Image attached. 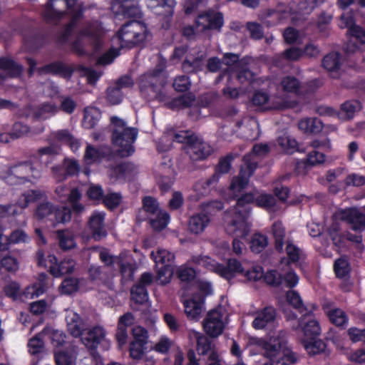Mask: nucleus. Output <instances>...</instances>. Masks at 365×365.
Returning <instances> with one entry per match:
<instances>
[{
	"label": "nucleus",
	"mask_w": 365,
	"mask_h": 365,
	"mask_svg": "<svg viewBox=\"0 0 365 365\" xmlns=\"http://www.w3.org/2000/svg\"><path fill=\"white\" fill-rule=\"evenodd\" d=\"M276 319L275 309L272 307H267L256 314L252 322V327L255 329H262L272 326Z\"/></svg>",
	"instance_id": "nucleus-23"
},
{
	"label": "nucleus",
	"mask_w": 365,
	"mask_h": 365,
	"mask_svg": "<svg viewBox=\"0 0 365 365\" xmlns=\"http://www.w3.org/2000/svg\"><path fill=\"white\" fill-rule=\"evenodd\" d=\"M202 299H198L194 295L192 299L185 300L184 302L185 312L187 317L192 320H197L203 309Z\"/></svg>",
	"instance_id": "nucleus-30"
},
{
	"label": "nucleus",
	"mask_w": 365,
	"mask_h": 365,
	"mask_svg": "<svg viewBox=\"0 0 365 365\" xmlns=\"http://www.w3.org/2000/svg\"><path fill=\"white\" fill-rule=\"evenodd\" d=\"M277 142L280 147L289 153H293L297 147V142L289 135L280 136Z\"/></svg>",
	"instance_id": "nucleus-57"
},
{
	"label": "nucleus",
	"mask_w": 365,
	"mask_h": 365,
	"mask_svg": "<svg viewBox=\"0 0 365 365\" xmlns=\"http://www.w3.org/2000/svg\"><path fill=\"white\" fill-rule=\"evenodd\" d=\"M252 101L255 106H266L268 109H285L293 106V103L284 97L274 96L269 98L266 92L261 91L255 93Z\"/></svg>",
	"instance_id": "nucleus-14"
},
{
	"label": "nucleus",
	"mask_w": 365,
	"mask_h": 365,
	"mask_svg": "<svg viewBox=\"0 0 365 365\" xmlns=\"http://www.w3.org/2000/svg\"><path fill=\"white\" fill-rule=\"evenodd\" d=\"M89 350V355L80 359L76 365H103V358L97 351L99 344H84Z\"/></svg>",
	"instance_id": "nucleus-33"
},
{
	"label": "nucleus",
	"mask_w": 365,
	"mask_h": 365,
	"mask_svg": "<svg viewBox=\"0 0 365 365\" xmlns=\"http://www.w3.org/2000/svg\"><path fill=\"white\" fill-rule=\"evenodd\" d=\"M287 302L294 309H297L303 316L309 317V312H306L307 309L303 304L299 294L295 291H289L286 294Z\"/></svg>",
	"instance_id": "nucleus-45"
},
{
	"label": "nucleus",
	"mask_w": 365,
	"mask_h": 365,
	"mask_svg": "<svg viewBox=\"0 0 365 365\" xmlns=\"http://www.w3.org/2000/svg\"><path fill=\"white\" fill-rule=\"evenodd\" d=\"M299 128L306 133H317L322 129V121L317 118L302 119L298 123Z\"/></svg>",
	"instance_id": "nucleus-36"
},
{
	"label": "nucleus",
	"mask_w": 365,
	"mask_h": 365,
	"mask_svg": "<svg viewBox=\"0 0 365 365\" xmlns=\"http://www.w3.org/2000/svg\"><path fill=\"white\" fill-rule=\"evenodd\" d=\"M262 346L264 356L272 362L291 365L297 361L296 354L289 349H284L287 344H257Z\"/></svg>",
	"instance_id": "nucleus-9"
},
{
	"label": "nucleus",
	"mask_w": 365,
	"mask_h": 365,
	"mask_svg": "<svg viewBox=\"0 0 365 365\" xmlns=\"http://www.w3.org/2000/svg\"><path fill=\"white\" fill-rule=\"evenodd\" d=\"M106 31L101 24L96 21L87 24L79 33L73 43V50L79 55L89 53L88 46L92 48V53L98 52L104 43Z\"/></svg>",
	"instance_id": "nucleus-5"
},
{
	"label": "nucleus",
	"mask_w": 365,
	"mask_h": 365,
	"mask_svg": "<svg viewBox=\"0 0 365 365\" xmlns=\"http://www.w3.org/2000/svg\"><path fill=\"white\" fill-rule=\"evenodd\" d=\"M101 117L100 110L96 107H88L84 110L83 125L87 129L93 128Z\"/></svg>",
	"instance_id": "nucleus-38"
},
{
	"label": "nucleus",
	"mask_w": 365,
	"mask_h": 365,
	"mask_svg": "<svg viewBox=\"0 0 365 365\" xmlns=\"http://www.w3.org/2000/svg\"><path fill=\"white\" fill-rule=\"evenodd\" d=\"M354 22L353 13L351 11L341 16L339 26L341 29L347 28V34L350 36V39L344 47V51L348 54L354 53L360 49L358 43L361 46L365 44V30L356 25Z\"/></svg>",
	"instance_id": "nucleus-8"
},
{
	"label": "nucleus",
	"mask_w": 365,
	"mask_h": 365,
	"mask_svg": "<svg viewBox=\"0 0 365 365\" xmlns=\"http://www.w3.org/2000/svg\"><path fill=\"white\" fill-rule=\"evenodd\" d=\"M335 217L346 221L355 231H361L365 229V215L356 208L341 210L336 212Z\"/></svg>",
	"instance_id": "nucleus-16"
},
{
	"label": "nucleus",
	"mask_w": 365,
	"mask_h": 365,
	"mask_svg": "<svg viewBox=\"0 0 365 365\" xmlns=\"http://www.w3.org/2000/svg\"><path fill=\"white\" fill-rule=\"evenodd\" d=\"M58 110V107L52 103H47L41 105L35 111V116L39 119H47Z\"/></svg>",
	"instance_id": "nucleus-48"
},
{
	"label": "nucleus",
	"mask_w": 365,
	"mask_h": 365,
	"mask_svg": "<svg viewBox=\"0 0 365 365\" xmlns=\"http://www.w3.org/2000/svg\"><path fill=\"white\" fill-rule=\"evenodd\" d=\"M192 260L195 264L203 267L227 280L231 279L237 274H242L250 281H257L263 277V270L261 267L255 266L250 269L236 259H230L226 266L217 263L207 256L194 257Z\"/></svg>",
	"instance_id": "nucleus-2"
},
{
	"label": "nucleus",
	"mask_w": 365,
	"mask_h": 365,
	"mask_svg": "<svg viewBox=\"0 0 365 365\" xmlns=\"http://www.w3.org/2000/svg\"><path fill=\"white\" fill-rule=\"evenodd\" d=\"M10 244L26 243L30 241L29 236L22 230L13 231L9 236Z\"/></svg>",
	"instance_id": "nucleus-64"
},
{
	"label": "nucleus",
	"mask_w": 365,
	"mask_h": 365,
	"mask_svg": "<svg viewBox=\"0 0 365 365\" xmlns=\"http://www.w3.org/2000/svg\"><path fill=\"white\" fill-rule=\"evenodd\" d=\"M269 153V147L266 144H257L252 148L250 153L243 158L244 165L240 174L232 180L229 191L233 197H236L248 184L249 178L257 168V158H262Z\"/></svg>",
	"instance_id": "nucleus-4"
},
{
	"label": "nucleus",
	"mask_w": 365,
	"mask_h": 365,
	"mask_svg": "<svg viewBox=\"0 0 365 365\" xmlns=\"http://www.w3.org/2000/svg\"><path fill=\"white\" fill-rule=\"evenodd\" d=\"M304 335L310 339H314L321 332V328L319 322L314 319H310L303 327Z\"/></svg>",
	"instance_id": "nucleus-56"
},
{
	"label": "nucleus",
	"mask_w": 365,
	"mask_h": 365,
	"mask_svg": "<svg viewBox=\"0 0 365 365\" xmlns=\"http://www.w3.org/2000/svg\"><path fill=\"white\" fill-rule=\"evenodd\" d=\"M268 245V240L265 235L259 233H255L252 237L250 241V249L253 252L259 253L262 252Z\"/></svg>",
	"instance_id": "nucleus-50"
},
{
	"label": "nucleus",
	"mask_w": 365,
	"mask_h": 365,
	"mask_svg": "<svg viewBox=\"0 0 365 365\" xmlns=\"http://www.w3.org/2000/svg\"><path fill=\"white\" fill-rule=\"evenodd\" d=\"M330 321L337 327H343L348 323V317L346 313L340 309H333L328 313Z\"/></svg>",
	"instance_id": "nucleus-52"
},
{
	"label": "nucleus",
	"mask_w": 365,
	"mask_h": 365,
	"mask_svg": "<svg viewBox=\"0 0 365 365\" xmlns=\"http://www.w3.org/2000/svg\"><path fill=\"white\" fill-rule=\"evenodd\" d=\"M23 71V66L15 62L11 58H0V80L6 78L7 76L18 77Z\"/></svg>",
	"instance_id": "nucleus-24"
},
{
	"label": "nucleus",
	"mask_w": 365,
	"mask_h": 365,
	"mask_svg": "<svg viewBox=\"0 0 365 365\" xmlns=\"http://www.w3.org/2000/svg\"><path fill=\"white\" fill-rule=\"evenodd\" d=\"M66 335L61 330H55L51 327H46L42 331L36 334L30 342H65Z\"/></svg>",
	"instance_id": "nucleus-26"
},
{
	"label": "nucleus",
	"mask_w": 365,
	"mask_h": 365,
	"mask_svg": "<svg viewBox=\"0 0 365 365\" xmlns=\"http://www.w3.org/2000/svg\"><path fill=\"white\" fill-rule=\"evenodd\" d=\"M255 200L257 205L265 208H271L275 204V198L269 194L261 193L254 197L252 193H247L237 199L235 207L225 214L226 231L236 237L244 238L250 232V224L247 218L250 214L249 204Z\"/></svg>",
	"instance_id": "nucleus-1"
},
{
	"label": "nucleus",
	"mask_w": 365,
	"mask_h": 365,
	"mask_svg": "<svg viewBox=\"0 0 365 365\" xmlns=\"http://www.w3.org/2000/svg\"><path fill=\"white\" fill-rule=\"evenodd\" d=\"M37 72L39 75L52 73L59 74L64 77H70L71 76V71L63 63L58 62L38 68Z\"/></svg>",
	"instance_id": "nucleus-34"
},
{
	"label": "nucleus",
	"mask_w": 365,
	"mask_h": 365,
	"mask_svg": "<svg viewBox=\"0 0 365 365\" xmlns=\"http://www.w3.org/2000/svg\"><path fill=\"white\" fill-rule=\"evenodd\" d=\"M365 184V177L364 175L351 173L346 178L344 182L340 185L341 187L345 186H355L360 187Z\"/></svg>",
	"instance_id": "nucleus-62"
},
{
	"label": "nucleus",
	"mask_w": 365,
	"mask_h": 365,
	"mask_svg": "<svg viewBox=\"0 0 365 365\" xmlns=\"http://www.w3.org/2000/svg\"><path fill=\"white\" fill-rule=\"evenodd\" d=\"M106 153L107 151L103 148H98L88 145L84 155V160L87 164H91L101 160Z\"/></svg>",
	"instance_id": "nucleus-43"
},
{
	"label": "nucleus",
	"mask_w": 365,
	"mask_h": 365,
	"mask_svg": "<svg viewBox=\"0 0 365 365\" xmlns=\"http://www.w3.org/2000/svg\"><path fill=\"white\" fill-rule=\"evenodd\" d=\"M38 255V264L48 267L51 274L54 277H58L64 274H68L73 271L76 263L71 258H66L59 264L57 263L56 257L53 255H48V259L44 260L43 255Z\"/></svg>",
	"instance_id": "nucleus-13"
},
{
	"label": "nucleus",
	"mask_w": 365,
	"mask_h": 365,
	"mask_svg": "<svg viewBox=\"0 0 365 365\" xmlns=\"http://www.w3.org/2000/svg\"><path fill=\"white\" fill-rule=\"evenodd\" d=\"M223 24L221 13L210 11L199 15L195 21L197 32H203L207 29H220Z\"/></svg>",
	"instance_id": "nucleus-17"
},
{
	"label": "nucleus",
	"mask_w": 365,
	"mask_h": 365,
	"mask_svg": "<svg viewBox=\"0 0 365 365\" xmlns=\"http://www.w3.org/2000/svg\"><path fill=\"white\" fill-rule=\"evenodd\" d=\"M78 71L81 75L87 78L88 82L91 84L95 83L102 74L101 72L83 66H79Z\"/></svg>",
	"instance_id": "nucleus-63"
},
{
	"label": "nucleus",
	"mask_w": 365,
	"mask_h": 365,
	"mask_svg": "<svg viewBox=\"0 0 365 365\" xmlns=\"http://www.w3.org/2000/svg\"><path fill=\"white\" fill-rule=\"evenodd\" d=\"M139 0H113L112 11L116 15L125 17H140L141 10L138 6Z\"/></svg>",
	"instance_id": "nucleus-18"
},
{
	"label": "nucleus",
	"mask_w": 365,
	"mask_h": 365,
	"mask_svg": "<svg viewBox=\"0 0 365 365\" xmlns=\"http://www.w3.org/2000/svg\"><path fill=\"white\" fill-rule=\"evenodd\" d=\"M334 271L338 277H346L350 271L348 261L344 257L336 259L334 263Z\"/></svg>",
	"instance_id": "nucleus-60"
},
{
	"label": "nucleus",
	"mask_w": 365,
	"mask_h": 365,
	"mask_svg": "<svg viewBox=\"0 0 365 365\" xmlns=\"http://www.w3.org/2000/svg\"><path fill=\"white\" fill-rule=\"evenodd\" d=\"M104 219L105 213L103 212H95L89 218V229L96 240H100L107 235L104 226Z\"/></svg>",
	"instance_id": "nucleus-22"
},
{
	"label": "nucleus",
	"mask_w": 365,
	"mask_h": 365,
	"mask_svg": "<svg viewBox=\"0 0 365 365\" xmlns=\"http://www.w3.org/2000/svg\"><path fill=\"white\" fill-rule=\"evenodd\" d=\"M240 83H252L255 79L254 73L247 67L246 63H238L237 69L235 72Z\"/></svg>",
	"instance_id": "nucleus-46"
},
{
	"label": "nucleus",
	"mask_w": 365,
	"mask_h": 365,
	"mask_svg": "<svg viewBox=\"0 0 365 365\" xmlns=\"http://www.w3.org/2000/svg\"><path fill=\"white\" fill-rule=\"evenodd\" d=\"M279 88L284 94L277 96L284 97L289 101L287 94L299 95L301 91V83L294 76H287L281 79Z\"/></svg>",
	"instance_id": "nucleus-28"
},
{
	"label": "nucleus",
	"mask_w": 365,
	"mask_h": 365,
	"mask_svg": "<svg viewBox=\"0 0 365 365\" xmlns=\"http://www.w3.org/2000/svg\"><path fill=\"white\" fill-rule=\"evenodd\" d=\"M131 297L136 303H143L148 298V293L145 287L143 285H135L131 289Z\"/></svg>",
	"instance_id": "nucleus-59"
},
{
	"label": "nucleus",
	"mask_w": 365,
	"mask_h": 365,
	"mask_svg": "<svg viewBox=\"0 0 365 365\" xmlns=\"http://www.w3.org/2000/svg\"><path fill=\"white\" fill-rule=\"evenodd\" d=\"M185 150L190 158L193 160L205 159L212 152L210 145L195 135L187 139Z\"/></svg>",
	"instance_id": "nucleus-15"
},
{
	"label": "nucleus",
	"mask_w": 365,
	"mask_h": 365,
	"mask_svg": "<svg viewBox=\"0 0 365 365\" xmlns=\"http://www.w3.org/2000/svg\"><path fill=\"white\" fill-rule=\"evenodd\" d=\"M195 96L191 94H187L174 98L170 103V107L173 109H180L191 106L195 102Z\"/></svg>",
	"instance_id": "nucleus-51"
},
{
	"label": "nucleus",
	"mask_w": 365,
	"mask_h": 365,
	"mask_svg": "<svg viewBox=\"0 0 365 365\" xmlns=\"http://www.w3.org/2000/svg\"><path fill=\"white\" fill-rule=\"evenodd\" d=\"M224 64L227 66L224 70L225 73H227L229 74V77L230 76V73L235 72L237 69L238 63H245L244 61H239V56L234 53H225L223 58Z\"/></svg>",
	"instance_id": "nucleus-49"
},
{
	"label": "nucleus",
	"mask_w": 365,
	"mask_h": 365,
	"mask_svg": "<svg viewBox=\"0 0 365 365\" xmlns=\"http://www.w3.org/2000/svg\"><path fill=\"white\" fill-rule=\"evenodd\" d=\"M143 209L150 216L158 214L162 210L159 207L158 201L150 196L145 197L143 200Z\"/></svg>",
	"instance_id": "nucleus-58"
},
{
	"label": "nucleus",
	"mask_w": 365,
	"mask_h": 365,
	"mask_svg": "<svg viewBox=\"0 0 365 365\" xmlns=\"http://www.w3.org/2000/svg\"><path fill=\"white\" fill-rule=\"evenodd\" d=\"M272 234L275 240V248L281 252L283 249V240L285 235L284 228L281 222H277L273 224Z\"/></svg>",
	"instance_id": "nucleus-53"
},
{
	"label": "nucleus",
	"mask_w": 365,
	"mask_h": 365,
	"mask_svg": "<svg viewBox=\"0 0 365 365\" xmlns=\"http://www.w3.org/2000/svg\"><path fill=\"white\" fill-rule=\"evenodd\" d=\"M218 180V174L214 173L209 179L197 182L195 186V191L201 196L207 195L210 193L211 188L216 185Z\"/></svg>",
	"instance_id": "nucleus-41"
},
{
	"label": "nucleus",
	"mask_w": 365,
	"mask_h": 365,
	"mask_svg": "<svg viewBox=\"0 0 365 365\" xmlns=\"http://www.w3.org/2000/svg\"><path fill=\"white\" fill-rule=\"evenodd\" d=\"M156 280L160 284L170 282L173 274V269L170 264L162 265L160 267L156 266Z\"/></svg>",
	"instance_id": "nucleus-47"
},
{
	"label": "nucleus",
	"mask_w": 365,
	"mask_h": 365,
	"mask_svg": "<svg viewBox=\"0 0 365 365\" xmlns=\"http://www.w3.org/2000/svg\"><path fill=\"white\" fill-rule=\"evenodd\" d=\"M149 36V32L144 23L131 21L124 24L118 33L115 39L121 47H130L143 43Z\"/></svg>",
	"instance_id": "nucleus-7"
},
{
	"label": "nucleus",
	"mask_w": 365,
	"mask_h": 365,
	"mask_svg": "<svg viewBox=\"0 0 365 365\" xmlns=\"http://www.w3.org/2000/svg\"><path fill=\"white\" fill-rule=\"evenodd\" d=\"M227 313L221 306L210 310L204 319L205 332L211 337L220 335L227 323Z\"/></svg>",
	"instance_id": "nucleus-10"
},
{
	"label": "nucleus",
	"mask_w": 365,
	"mask_h": 365,
	"mask_svg": "<svg viewBox=\"0 0 365 365\" xmlns=\"http://www.w3.org/2000/svg\"><path fill=\"white\" fill-rule=\"evenodd\" d=\"M323 67L332 78H339L343 72V58L339 53L331 52L322 59Z\"/></svg>",
	"instance_id": "nucleus-19"
},
{
	"label": "nucleus",
	"mask_w": 365,
	"mask_h": 365,
	"mask_svg": "<svg viewBox=\"0 0 365 365\" xmlns=\"http://www.w3.org/2000/svg\"><path fill=\"white\" fill-rule=\"evenodd\" d=\"M210 219L207 214L197 213L190 217L188 222V230L190 232L198 235L204 232L210 224Z\"/></svg>",
	"instance_id": "nucleus-29"
},
{
	"label": "nucleus",
	"mask_w": 365,
	"mask_h": 365,
	"mask_svg": "<svg viewBox=\"0 0 365 365\" xmlns=\"http://www.w3.org/2000/svg\"><path fill=\"white\" fill-rule=\"evenodd\" d=\"M59 246L63 250H70L75 247L73 235L68 231L59 230L57 232Z\"/></svg>",
	"instance_id": "nucleus-55"
},
{
	"label": "nucleus",
	"mask_w": 365,
	"mask_h": 365,
	"mask_svg": "<svg viewBox=\"0 0 365 365\" xmlns=\"http://www.w3.org/2000/svg\"><path fill=\"white\" fill-rule=\"evenodd\" d=\"M46 274H41L39 275V282L31 287H27L26 289L24 292L26 297L32 299L35 297H38L39 295L42 294L46 290Z\"/></svg>",
	"instance_id": "nucleus-44"
},
{
	"label": "nucleus",
	"mask_w": 365,
	"mask_h": 365,
	"mask_svg": "<svg viewBox=\"0 0 365 365\" xmlns=\"http://www.w3.org/2000/svg\"><path fill=\"white\" fill-rule=\"evenodd\" d=\"M59 153V148L48 146L40 148L33 160L17 163L9 168L6 180L9 184L36 183L41 178V170L35 165L36 161L43 155L53 156Z\"/></svg>",
	"instance_id": "nucleus-3"
},
{
	"label": "nucleus",
	"mask_w": 365,
	"mask_h": 365,
	"mask_svg": "<svg viewBox=\"0 0 365 365\" xmlns=\"http://www.w3.org/2000/svg\"><path fill=\"white\" fill-rule=\"evenodd\" d=\"M111 122L115 128L113 133V143L119 147L118 150L119 155L127 157L134 152L133 143L138 135V130L133 127H128L126 123L117 117H112Z\"/></svg>",
	"instance_id": "nucleus-6"
},
{
	"label": "nucleus",
	"mask_w": 365,
	"mask_h": 365,
	"mask_svg": "<svg viewBox=\"0 0 365 365\" xmlns=\"http://www.w3.org/2000/svg\"><path fill=\"white\" fill-rule=\"evenodd\" d=\"M362 109L361 103L355 99L348 100L341 104L337 118L343 121L350 120Z\"/></svg>",
	"instance_id": "nucleus-25"
},
{
	"label": "nucleus",
	"mask_w": 365,
	"mask_h": 365,
	"mask_svg": "<svg viewBox=\"0 0 365 365\" xmlns=\"http://www.w3.org/2000/svg\"><path fill=\"white\" fill-rule=\"evenodd\" d=\"M239 133L246 140H256L259 135V124L257 120L252 117H245L241 121L237 123Z\"/></svg>",
	"instance_id": "nucleus-21"
},
{
	"label": "nucleus",
	"mask_w": 365,
	"mask_h": 365,
	"mask_svg": "<svg viewBox=\"0 0 365 365\" xmlns=\"http://www.w3.org/2000/svg\"><path fill=\"white\" fill-rule=\"evenodd\" d=\"M164 83L165 78L162 69L157 68L153 73L143 75L140 78L139 86L142 93L150 98H156L159 97Z\"/></svg>",
	"instance_id": "nucleus-11"
},
{
	"label": "nucleus",
	"mask_w": 365,
	"mask_h": 365,
	"mask_svg": "<svg viewBox=\"0 0 365 365\" xmlns=\"http://www.w3.org/2000/svg\"><path fill=\"white\" fill-rule=\"evenodd\" d=\"M80 336L87 342H101L106 338V331L101 327H95L88 330L82 329Z\"/></svg>",
	"instance_id": "nucleus-37"
},
{
	"label": "nucleus",
	"mask_w": 365,
	"mask_h": 365,
	"mask_svg": "<svg viewBox=\"0 0 365 365\" xmlns=\"http://www.w3.org/2000/svg\"><path fill=\"white\" fill-rule=\"evenodd\" d=\"M44 192L41 190H29L21 195V196L19 198L16 204L20 208L24 209L30 202H33L39 199H41L44 197Z\"/></svg>",
	"instance_id": "nucleus-40"
},
{
	"label": "nucleus",
	"mask_w": 365,
	"mask_h": 365,
	"mask_svg": "<svg viewBox=\"0 0 365 365\" xmlns=\"http://www.w3.org/2000/svg\"><path fill=\"white\" fill-rule=\"evenodd\" d=\"M170 222V215L164 210H161L156 215L150 217V223L151 227L158 231H160L166 227Z\"/></svg>",
	"instance_id": "nucleus-42"
},
{
	"label": "nucleus",
	"mask_w": 365,
	"mask_h": 365,
	"mask_svg": "<svg viewBox=\"0 0 365 365\" xmlns=\"http://www.w3.org/2000/svg\"><path fill=\"white\" fill-rule=\"evenodd\" d=\"M68 329L73 336H78L83 329V324L78 314L72 310H67L66 315Z\"/></svg>",
	"instance_id": "nucleus-32"
},
{
	"label": "nucleus",
	"mask_w": 365,
	"mask_h": 365,
	"mask_svg": "<svg viewBox=\"0 0 365 365\" xmlns=\"http://www.w3.org/2000/svg\"><path fill=\"white\" fill-rule=\"evenodd\" d=\"M147 6L158 15L171 16L175 0H145Z\"/></svg>",
	"instance_id": "nucleus-27"
},
{
	"label": "nucleus",
	"mask_w": 365,
	"mask_h": 365,
	"mask_svg": "<svg viewBox=\"0 0 365 365\" xmlns=\"http://www.w3.org/2000/svg\"><path fill=\"white\" fill-rule=\"evenodd\" d=\"M324 1L325 0H302L298 4L299 17L298 19L292 17V21L297 22L304 20V16L311 14L316 7Z\"/></svg>",
	"instance_id": "nucleus-35"
},
{
	"label": "nucleus",
	"mask_w": 365,
	"mask_h": 365,
	"mask_svg": "<svg viewBox=\"0 0 365 365\" xmlns=\"http://www.w3.org/2000/svg\"><path fill=\"white\" fill-rule=\"evenodd\" d=\"M78 287V280L75 278H68L64 279L59 289L62 294H71L75 292Z\"/></svg>",
	"instance_id": "nucleus-61"
},
{
	"label": "nucleus",
	"mask_w": 365,
	"mask_h": 365,
	"mask_svg": "<svg viewBox=\"0 0 365 365\" xmlns=\"http://www.w3.org/2000/svg\"><path fill=\"white\" fill-rule=\"evenodd\" d=\"M150 257L155 262L156 266H159L160 264L162 265L170 264L175 259V255L173 252L163 248H158L156 252H151Z\"/></svg>",
	"instance_id": "nucleus-39"
},
{
	"label": "nucleus",
	"mask_w": 365,
	"mask_h": 365,
	"mask_svg": "<svg viewBox=\"0 0 365 365\" xmlns=\"http://www.w3.org/2000/svg\"><path fill=\"white\" fill-rule=\"evenodd\" d=\"M54 359L56 365H72L75 356L71 351L59 350L55 351Z\"/></svg>",
	"instance_id": "nucleus-54"
},
{
	"label": "nucleus",
	"mask_w": 365,
	"mask_h": 365,
	"mask_svg": "<svg viewBox=\"0 0 365 365\" xmlns=\"http://www.w3.org/2000/svg\"><path fill=\"white\" fill-rule=\"evenodd\" d=\"M66 0H49L43 11V16L48 22H55L65 14Z\"/></svg>",
	"instance_id": "nucleus-20"
},
{
	"label": "nucleus",
	"mask_w": 365,
	"mask_h": 365,
	"mask_svg": "<svg viewBox=\"0 0 365 365\" xmlns=\"http://www.w3.org/2000/svg\"><path fill=\"white\" fill-rule=\"evenodd\" d=\"M77 1L78 0H66V9L72 14V20L68 24L62 36H61V41H66L67 37L71 34L74 25L76 24V21L82 15L83 9L79 7L78 10H76L74 9V6L77 4Z\"/></svg>",
	"instance_id": "nucleus-31"
},
{
	"label": "nucleus",
	"mask_w": 365,
	"mask_h": 365,
	"mask_svg": "<svg viewBox=\"0 0 365 365\" xmlns=\"http://www.w3.org/2000/svg\"><path fill=\"white\" fill-rule=\"evenodd\" d=\"M51 215L54 216L56 223H65L71 220V211L66 206L57 208L49 202H44L38 205L35 212L36 217L43 219Z\"/></svg>",
	"instance_id": "nucleus-12"
}]
</instances>
